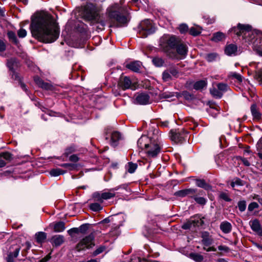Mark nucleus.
I'll list each match as a JSON object with an SVG mask.
<instances>
[{
    "label": "nucleus",
    "mask_w": 262,
    "mask_h": 262,
    "mask_svg": "<svg viewBox=\"0 0 262 262\" xmlns=\"http://www.w3.org/2000/svg\"><path fill=\"white\" fill-rule=\"evenodd\" d=\"M83 18L93 24H98L97 29L102 30L106 24L110 28L122 27L129 21L125 8L118 4H115L107 9L106 19L101 17L97 7L92 3H88L82 8Z\"/></svg>",
    "instance_id": "nucleus-1"
},
{
    "label": "nucleus",
    "mask_w": 262,
    "mask_h": 262,
    "mask_svg": "<svg viewBox=\"0 0 262 262\" xmlns=\"http://www.w3.org/2000/svg\"><path fill=\"white\" fill-rule=\"evenodd\" d=\"M33 36L40 41L51 43L55 41L59 35V29L53 17L41 12L36 14L31 24Z\"/></svg>",
    "instance_id": "nucleus-2"
},
{
    "label": "nucleus",
    "mask_w": 262,
    "mask_h": 262,
    "mask_svg": "<svg viewBox=\"0 0 262 262\" xmlns=\"http://www.w3.org/2000/svg\"><path fill=\"white\" fill-rule=\"evenodd\" d=\"M178 38L173 35L165 34L160 39L159 45L162 50L170 58L176 59L177 54L175 51Z\"/></svg>",
    "instance_id": "nucleus-3"
},
{
    "label": "nucleus",
    "mask_w": 262,
    "mask_h": 262,
    "mask_svg": "<svg viewBox=\"0 0 262 262\" xmlns=\"http://www.w3.org/2000/svg\"><path fill=\"white\" fill-rule=\"evenodd\" d=\"M162 147L160 134L158 129L152 130V139L145 150L149 158L156 157L161 152Z\"/></svg>",
    "instance_id": "nucleus-4"
},
{
    "label": "nucleus",
    "mask_w": 262,
    "mask_h": 262,
    "mask_svg": "<svg viewBox=\"0 0 262 262\" xmlns=\"http://www.w3.org/2000/svg\"><path fill=\"white\" fill-rule=\"evenodd\" d=\"M238 36L242 35L245 41L249 44L253 43V39L255 35L251 30V27L248 25H242L238 24L237 27H233L230 31Z\"/></svg>",
    "instance_id": "nucleus-5"
},
{
    "label": "nucleus",
    "mask_w": 262,
    "mask_h": 262,
    "mask_svg": "<svg viewBox=\"0 0 262 262\" xmlns=\"http://www.w3.org/2000/svg\"><path fill=\"white\" fill-rule=\"evenodd\" d=\"M155 31V28L152 26V23L150 20L146 19L140 23L139 30V35L140 37H146L148 35L154 33Z\"/></svg>",
    "instance_id": "nucleus-6"
},
{
    "label": "nucleus",
    "mask_w": 262,
    "mask_h": 262,
    "mask_svg": "<svg viewBox=\"0 0 262 262\" xmlns=\"http://www.w3.org/2000/svg\"><path fill=\"white\" fill-rule=\"evenodd\" d=\"M104 137L106 141H108L110 145L113 147L117 146L119 141L121 139L120 133L117 131L111 132L110 128H106L104 129Z\"/></svg>",
    "instance_id": "nucleus-7"
},
{
    "label": "nucleus",
    "mask_w": 262,
    "mask_h": 262,
    "mask_svg": "<svg viewBox=\"0 0 262 262\" xmlns=\"http://www.w3.org/2000/svg\"><path fill=\"white\" fill-rule=\"evenodd\" d=\"M94 235L91 233L89 235L82 238L77 245L76 249L78 251L85 250L94 246Z\"/></svg>",
    "instance_id": "nucleus-8"
},
{
    "label": "nucleus",
    "mask_w": 262,
    "mask_h": 262,
    "mask_svg": "<svg viewBox=\"0 0 262 262\" xmlns=\"http://www.w3.org/2000/svg\"><path fill=\"white\" fill-rule=\"evenodd\" d=\"M170 139L177 143H181L187 138L188 133L185 130L170 131Z\"/></svg>",
    "instance_id": "nucleus-9"
},
{
    "label": "nucleus",
    "mask_w": 262,
    "mask_h": 262,
    "mask_svg": "<svg viewBox=\"0 0 262 262\" xmlns=\"http://www.w3.org/2000/svg\"><path fill=\"white\" fill-rule=\"evenodd\" d=\"M152 139V130L148 132V136H142L137 141V145L140 149L145 150Z\"/></svg>",
    "instance_id": "nucleus-10"
},
{
    "label": "nucleus",
    "mask_w": 262,
    "mask_h": 262,
    "mask_svg": "<svg viewBox=\"0 0 262 262\" xmlns=\"http://www.w3.org/2000/svg\"><path fill=\"white\" fill-rule=\"evenodd\" d=\"M118 86L123 90L131 89L132 82L129 77L121 75L118 81Z\"/></svg>",
    "instance_id": "nucleus-11"
},
{
    "label": "nucleus",
    "mask_w": 262,
    "mask_h": 262,
    "mask_svg": "<svg viewBox=\"0 0 262 262\" xmlns=\"http://www.w3.org/2000/svg\"><path fill=\"white\" fill-rule=\"evenodd\" d=\"M175 51L177 54V58H178V55H181L185 56L187 54V47L186 45L182 43L179 39L177 41V45L175 46Z\"/></svg>",
    "instance_id": "nucleus-12"
},
{
    "label": "nucleus",
    "mask_w": 262,
    "mask_h": 262,
    "mask_svg": "<svg viewBox=\"0 0 262 262\" xmlns=\"http://www.w3.org/2000/svg\"><path fill=\"white\" fill-rule=\"evenodd\" d=\"M250 226L252 230L256 232L259 236H262V226L257 219L250 221Z\"/></svg>",
    "instance_id": "nucleus-13"
},
{
    "label": "nucleus",
    "mask_w": 262,
    "mask_h": 262,
    "mask_svg": "<svg viewBox=\"0 0 262 262\" xmlns=\"http://www.w3.org/2000/svg\"><path fill=\"white\" fill-rule=\"evenodd\" d=\"M201 242L205 247L209 246L213 243V238L208 232H203L201 234Z\"/></svg>",
    "instance_id": "nucleus-14"
},
{
    "label": "nucleus",
    "mask_w": 262,
    "mask_h": 262,
    "mask_svg": "<svg viewBox=\"0 0 262 262\" xmlns=\"http://www.w3.org/2000/svg\"><path fill=\"white\" fill-rule=\"evenodd\" d=\"M197 192L198 190L196 189L189 188L176 191L174 193V195L179 197L183 198L187 195H189L190 196V195H192V194H194Z\"/></svg>",
    "instance_id": "nucleus-15"
},
{
    "label": "nucleus",
    "mask_w": 262,
    "mask_h": 262,
    "mask_svg": "<svg viewBox=\"0 0 262 262\" xmlns=\"http://www.w3.org/2000/svg\"><path fill=\"white\" fill-rule=\"evenodd\" d=\"M205 194L203 190L198 191V192L192 195H190V198L194 200L196 203L201 205H205L207 203V199L203 196H199V195H203Z\"/></svg>",
    "instance_id": "nucleus-16"
},
{
    "label": "nucleus",
    "mask_w": 262,
    "mask_h": 262,
    "mask_svg": "<svg viewBox=\"0 0 262 262\" xmlns=\"http://www.w3.org/2000/svg\"><path fill=\"white\" fill-rule=\"evenodd\" d=\"M35 83L40 88L46 90H52L53 86L50 83L45 82L39 77L36 76L34 78Z\"/></svg>",
    "instance_id": "nucleus-17"
},
{
    "label": "nucleus",
    "mask_w": 262,
    "mask_h": 262,
    "mask_svg": "<svg viewBox=\"0 0 262 262\" xmlns=\"http://www.w3.org/2000/svg\"><path fill=\"white\" fill-rule=\"evenodd\" d=\"M142 63L139 61H134L127 63L125 66L126 68L130 70L139 72L141 69Z\"/></svg>",
    "instance_id": "nucleus-18"
},
{
    "label": "nucleus",
    "mask_w": 262,
    "mask_h": 262,
    "mask_svg": "<svg viewBox=\"0 0 262 262\" xmlns=\"http://www.w3.org/2000/svg\"><path fill=\"white\" fill-rule=\"evenodd\" d=\"M225 53L228 56H235L237 54V47L234 44L227 45L225 49Z\"/></svg>",
    "instance_id": "nucleus-19"
},
{
    "label": "nucleus",
    "mask_w": 262,
    "mask_h": 262,
    "mask_svg": "<svg viewBox=\"0 0 262 262\" xmlns=\"http://www.w3.org/2000/svg\"><path fill=\"white\" fill-rule=\"evenodd\" d=\"M149 96L146 93H141L136 97V101L140 104L145 105L149 102Z\"/></svg>",
    "instance_id": "nucleus-20"
},
{
    "label": "nucleus",
    "mask_w": 262,
    "mask_h": 262,
    "mask_svg": "<svg viewBox=\"0 0 262 262\" xmlns=\"http://www.w3.org/2000/svg\"><path fill=\"white\" fill-rule=\"evenodd\" d=\"M250 111L254 120H259L261 119V115L259 113V109L255 104L251 105Z\"/></svg>",
    "instance_id": "nucleus-21"
},
{
    "label": "nucleus",
    "mask_w": 262,
    "mask_h": 262,
    "mask_svg": "<svg viewBox=\"0 0 262 262\" xmlns=\"http://www.w3.org/2000/svg\"><path fill=\"white\" fill-rule=\"evenodd\" d=\"M64 238L63 235H56L51 238L50 242L53 245L57 247L62 244L64 242Z\"/></svg>",
    "instance_id": "nucleus-22"
},
{
    "label": "nucleus",
    "mask_w": 262,
    "mask_h": 262,
    "mask_svg": "<svg viewBox=\"0 0 262 262\" xmlns=\"http://www.w3.org/2000/svg\"><path fill=\"white\" fill-rule=\"evenodd\" d=\"M220 228L223 233L227 234L231 231L232 226L229 222L224 221L221 223Z\"/></svg>",
    "instance_id": "nucleus-23"
},
{
    "label": "nucleus",
    "mask_w": 262,
    "mask_h": 262,
    "mask_svg": "<svg viewBox=\"0 0 262 262\" xmlns=\"http://www.w3.org/2000/svg\"><path fill=\"white\" fill-rule=\"evenodd\" d=\"M55 232H60L64 231L65 229V224L62 221L54 222L52 224Z\"/></svg>",
    "instance_id": "nucleus-24"
},
{
    "label": "nucleus",
    "mask_w": 262,
    "mask_h": 262,
    "mask_svg": "<svg viewBox=\"0 0 262 262\" xmlns=\"http://www.w3.org/2000/svg\"><path fill=\"white\" fill-rule=\"evenodd\" d=\"M195 184L198 187L202 188L207 190L211 189V186L207 184L204 179H196Z\"/></svg>",
    "instance_id": "nucleus-25"
},
{
    "label": "nucleus",
    "mask_w": 262,
    "mask_h": 262,
    "mask_svg": "<svg viewBox=\"0 0 262 262\" xmlns=\"http://www.w3.org/2000/svg\"><path fill=\"white\" fill-rule=\"evenodd\" d=\"M118 189L117 188H113L110 190L108 192H104L102 193L101 196L103 199V201L104 200H108L114 198L115 196L114 191L117 190Z\"/></svg>",
    "instance_id": "nucleus-26"
},
{
    "label": "nucleus",
    "mask_w": 262,
    "mask_h": 262,
    "mask_svg": "<svg viewBox=\"0 0 262 262\" xmlns=\"http://www.w3.org/2000/svg\"><path fill=\"white\" fill-rule=\"evenodd\" d=\"M47 238V234L43 232H38L35 234V238L38 243H43Z\"/></svg>",
    "instance_id": "nucleus-27"
},
{
    "label": "nucleus",
    "mask_w": 262,
    "mask_h": 262,
    "mask_svg": "<svg viewBox=\"0 0 262 262\" xmlns=\"http://www.w3.org/2000/svg\"><path fill=\"white\" fill-rule=\"evenodd\" d=\"M87 26L82 22H78L76 25V30L80 33H85L87 31Z\"/></svg>",
    "instance_id": "nucleus-28"
},
{
    "label": "nucleus",
    "mask_w": 262,
    "mask_h": 262,
    "mask_svg": "<svg viewBox=\"0 0 262 262\" xmlns=\"http://www.w3.org/2000/svg\"><path fill=\"white\" fill-rule=\"evenodd\" d=\"M138 165L132 162H128L125 166L126 170L130 173H134L137 168Z\"/></svg>",
    "instance_id": "nucleus-29"
},
{
    "label": "nucleus",
    "mask_w": 262,
    "mask_h": 262,
    "mask_svg": "<svg viewBox=\"0 0 262 262\" xmlns=\"http://www.w3.org/2000/svg\"><path fill=\"white\" fill-rule=\"evenodd\" d=\"M207 85V82L204 80L196 81L193 84V88L196 90H201Z\"/></svg>",
    "instance_id": "nucleus-30"
},
{
    "label": "nucleus",
    "mask_w": 262,
    "mask_h": 262,
    "mask_svg": "<svg viewBox=\"0 0 262 262\" xmlns=\"http://www.w3.org/2000/svg\"><path fill=\"white\" fill-rule=\"evenodd\" d=\"M210 93L213 97L216 98H221L223 96L222 93L218 89L215 88H211Z\"/></svg>",
    "instance_id": "nucleus-31"
},
{
    "label": "nucleus",
    "mask_w": 262,
    "mask_h": 262,
    "mask_svg": "<svg viewBox=\"0 0 262 262\" xmlns=\"http://www.w3.org/2000/svg\"><path fill=\"white\" fill-rule=\"evenodd\" d=\"M225 38V36L224 34L222 32H219L215 33L213 34V36L212 38V40L214 41H219L223 40Z\"/></svg>",
    "instance_id": "nucleus-32"
},
{
    "label": "nucleus",
    "mask_w": 262,
    "mask_h": 262,
    "mask_svg": "<svg viewBox=\"0 0 262 262\" xmlns=\"http://www.w3.org/2000/svg\"><path fill=\"white\" fill-rule=\"evenodd\" d=\"M190 256L196 262H202L204 259L203 256L199 253H191Z\"/></svg>",
    "instance_id": "nucleus-33"
},
{
    "label": "nucleus",
    "mask_w": 262,
    "mask_h": 262,
    "mask_svg": "<svg viewBox=\"0 0 262 262\" xmlns=\"http://www.w3.org/2000/svg\"><path fill=\"white\" fill-rule=\"evenodd\" d=\"M218 54L215 53H209L206 55L205 58L208 62L215 61L218 57Z\"/></svg>",
    "instance_id": "nucleus-34"
},
{
    "label": "nucleus",
    "mask_w": 262,
    "mask_h": 262,
    "mask_svg": "<svg viewBox=\"0 0 262 262\" xmlns=\"http://www.w3.org/2000/svg\"><path fill=\"white\" fill-rule=\"evenodd\" d=\"M152 61L153 63L154 64V65H155L156 67H162L164 63L163 59L162 58L158 57L154 58L152 59Z\"/></svg>",
    "instance_id": "nucleus-35"
},
{
    "label": "nucleus",
    "mask_w": 262,
    "mask_h": 262,
    "mask_svg": "<svg viewBox=\"0 0 262 262\" xmlns=\"http://www.w3.org/2000/svg\"><path fill=\"white\" fill-rule=\"evenodd\" d=\"M90 208L94 211H99L102 209V206L98 203H92L90 205Z\"/></svg>",
    "instance_id": "nucleus-36"
},
{
    "label": "nucleus",
    "mask_w": 262,
    "mask_h": 262,
    "mask_svg": "<svg viewBox=\"0 0 262 262\" xmlns=\"http://www.w3.org/2000/svg\"><path fill=\"white\" fill-rule=\"evenodd\" d=\"M64 171L59 168H55L50 170V174L53 177L58 176L60 174H63Z\"/></svg>",
    "instance_id": "nucleus-37"
},
{
    "label": "nucleus",
    "mask_w": 262,
    "mask_h": 262,
    "mask_svg": "<svg viewBox=\"0 0 262 262\" xmlns=\"http://www.w3.org/2000/svg\"><path fill=\"white\" fill-rule=\"evenodd\" d=\"M162 79L164 81H168L172 79L171 75L168 69L163 72Z\"/></svg>",
    "instance_id": "nucleus-38"
},
{
    "label": "nucleus",
    "mask_w": 262,
    "mask_h": 262,
    "mask_svg": "<svg viewBox=\"0 0 262 262\" xmlns=\"http://www.w3.org/2000/svg\"><path fill=\"white\" fill-rule=\"evenodd\" d=\"M8 36L9 39L13 42L15 44L17 45L18 43V40H17L14 32L12 31L8 32Z\"/></svg>",
    "instance_id": "nucleus-39"
},
{
    "label": "nucleus",
    "mask_w": 262,
    "mask_h": 262,
    "mask_svg": "<svg viewBox=\"0 0 262 262\" xmlns=\"http://www.w3.org/2000/svg\"><path fill=\"white\" fill-rule=\"evenodd\" d=\"M171 77L173 76L174 78H178L179 76V72L178 69L176 67H170L168 69Z\"/></svg>",
    "instance_id": "nucleus-40"
},
{
    "label": "nucleus",
    "mask_w": 262,
    "mask_h": 262,
    "mask_svg": "<svg viewBox=\"0 0 262 262\" xmlns=\"http://www.w3.org/2000/svg\"><path fill=\"white\" fill-rule=\"evenodd\" d=\"M217 88L219 91H220L222 94L227 91L229 87L227 84L224 83H219L217 84Z\"/></svg>",
    "instance_id": "nucleus-41"
},
{
    "label": "nucleus",
    "mask_w": 262,
    "mask_h": 262,
    "mask_svg": "<svg viewBox=\"0 0 262 262\" xmlns=\"http://www.w3.org/2000/svg\"><path fill=\"white\" fill-rule=\"evenodd\" d=\"M201 32V29L200 28L191 27L189 30L190 34L193 36H197Z\"/></svg>",
    "instance_id": "nucleus-42"
},
{
    "label": "nucleus",
    "mask_w": 262,
    "mask_h": 262,
    "mask_svg": "<svg viewBox=\"0 0 262 262\" xmlns=\"http://www.w3.org/2000/svg\"><path fill=\"white\" fill-rule=\"evenodd\" d=\"M243 181L239 178H235L231 183V186L232 187H234L236 185L237 186H243L244 185Z\"/></svg>",
    "instance_id": "nucleus-43"
},
{
    "label": "nucleus",
    "mask_w": 262,
    "mask_h": 262,
    "mask_svg": "<svg viewBox=\"0 0 262 262\" xmlns=\"http://www.w3.org/2000/svg\"><path fill=\"white\" fill-rule=\"evenodd\" d=\"M0 157L6 160L11 161L12 159V155L8 152H4L0 154Z\"/></svg>",
    "instance_id": "nucleus-44"
},
{
    "label": "nucleus",
    "mask_w": 262,
    "mask_h": 262,
    "mask_svg": "<svg viewBox=\"0 0 262 262\" xmlns=\"http://www.w3.org/2000/svg\"><path fill=\"white\" fill-rule=\"evenodd\" d=\"M102 193L95 192L93 194V198L96 200L100 203L103 202V199L101 196Z\"/></svg>",
    "instance_id": "nucleus-45"
},
{
    "label": "nucleus",
    "mask_w": 262,
    "mask_h": 262,
    "mask_svg": "<svg viewBox=\"0 0 262 262\" xmlns=\"http://www.w3.org/2000/svg\"><path fill=\"white\" fill-rule=\"evenodd\" d=\"M238 208L240 211L243 212L246 208V203L245 201H241L238 203Z\"/></svg>",
    "instance_id": "nucleus-46"
},
{
    "label": "nucleus",
    "mask_w": 262,
    "mask_h": 262,
    "mask_svg": "<svg viewBox=\"0 0 262 262\" xmlns=\"http://www.w3.org/2000/svg\"><path fill=\"white\" fill-rule=\"evenodd\" d=\"M254 77L257 81L262 84V69L255 72Z\"/></svg>",
    "instance_id": "nucleus-47"
},
{
    "label": "nucleus",
    "mask_w": 262,
    "mask_h": 262,
    "mask_svg": "<svg viewBox=\"0 0 262 262\" xmlns=\"http://www.w3.org/2000/svg\"><path fill=\"white\" fill-rule=\"evenodd\" d=\"M230 77L236 79L238 81L242 82L243 80L241 74L236 72H232L230 75Z\"/></svg>",
    "instance_id": "nucleus-48"
},
{
    "label": "nucleus",
    "mask_w": 262,
    "mask_h": 262,
    "mask_svg": "<svg viewBox=\"0 0 262 262\" xmlns=\"http://www.w3.org/2000/svg\"><path fill=\"white\" fill-rule=\"evenodd\" d=\"M220 198L226 202L231 201V199L230 198L228 194L226 192H221L220 194Z\"/></svg>",
    "instance_id": "nucleus-49"
},
{
    "label": "nucleus",
    "mask_w": 262,
    "mask_h": 262,
    "mask_svg": "<svg viewBox=\"0 0 262 262\" xmlns=\"http://www.w3.org/2000/svg\"><path fill=\"white\" fill-rule=\"evenodd\" d=\"M259 207V205L256 202L251 203L248 207V209L249 211H252L255 209H257Z\"/></svg>",
    "instance_id": "nucleus-50"
},
{
    "label": "nucleus",
    "mask_w": 262,
    "mask_h": 262,
    "mask_svg": "<svg viewBox=\"0 0 262 262\" xmlns=\"http://www.w3.org/2000/svg\"><path fill=\"white\" fill-rule=\"evenodd\" d=\"M105 249V246H101L93 252V255L94 256H97V255L103 252Z\"/></svg>",
    "instance_id": "nucleus-51"
},
{
    "label": "nucleus",
    "mask_w": 262,
    "mask_h": 262,
    "mask_svg": "<svg viewBox=\"0 0 262 262\" xmlns=\"http://www.w3.org/2000/svg\"><path fill=\"white\" fill-rule=\"evenodd\" d=\"M179 30L181 33H185L188 30V27L186 24H181L179 27Z\"/></svg>",
    "instance_id": "nucleus-52"
},
{
    "label": "nucleus",
    "mask_w": 262,
    "mask_h": 262,
    "mask_svg": "<svg viewBox=\"0 0 262 262\" xmlns=\"http://www.w3.org/2000/svg\"><path fill=\"white\" fill-rule=\"evenodd\" d=\"M89 224H83L82 225H81L79 228H78L79 229V232L81 233H85L86 232V231L88 230V229H89Z\"/></svg>",
    "instance_id": "nucleus-53"
},
{
    "label": "nucleus",
    "mask_w": 262,
    "mask_h": 262,
    "mask_svg": "<svg viewBox=\"0 0 262 262\" xmlns=\"http://www.w3.org/2000/svg\"><path fill=\"white\" fill-rule=\"evenodd\" d=\"M17 35L20 38H24L27 35V31L24 29H20L17 31Z\"/></svg>",
    "instance_id": "nucleus-54"
},
{
    "label": "nucleus",
    "mask_w": 262,
    "mask_h": 262,
    "mask_svg": "<svg viewBox=\"0 0 262 262\" xmlns=\"http://www.w3.org/2000/svg\"><path fill=\"white\" fill-rule=\"evenodd\" d=\"M192 224H193V222L189 221V222H187V223L184 224L182 225V227L183 229H185V230L189 229L191 227Z\"/></svg>",
    "instance_id": "nucleus-55"
},
{
    "label": "nucleus",
    "mask_w": 262,
    "mask_h": 262,
    "mask_svg": "<svg viewBox=\"0 0 262 262\" xmlns=\"http://www.w3.org/2000/svg\"><path fill=\"white\" fill-rule=\"evenodd\" d=\"M78 165L75 163L73 164H67V169L69 170H74L77 168Z\"/></svg>",
    "instance_id": "nucleus-56"
},
{
    "label": "nucleus",
    "mask_w": 262,
    "mask_h": 262,
    "mask_svg": "<svg viewBox=\"0 0 262 262\" xmlns=\"http://www.w3.org/2000/svg\"><path fill=\"white\" fill-rule=\"evenodd\" d=\"M69 160L70 161L75 163L78 161L79 158L76 155H72L70 156Z\"/></svg>",
    "instance_id": "nucleus-57"
},
{
    "label": "nucleus",
    "mask_w": 262,
    "mask_h": 262,
    "mask_svg": "<svg viewBox=\"0 0 262 262\" xmlns=\"http://www.w3.org/2000/svg\"><path fill=\"white\" fill-rule=\"evenodd\" d=\"M182 95L187 99H191L192 97V96L187 91L183 92Z\"/></svg>",
    "instance_id": "nucleus-58"
},
{
    "label": "nucleus",
    "mask_w": 262,
    "mask_h": 262,
    "mask_svg": "<svg viewBox=\"0 0 262 262\" xmlns=\"http://www.w3.org/2000/svg\"><path fill=\"white\" fill-rule=\"evenodd\" d=\"M6 50V45L4 41L0 40V52H3Z\"/></svg>",
    "instance_id": "nucleus-59"
},
{
    "label": "nucleus",
    "mask_w": 262,
    "mask_h": 262,
    "mask_svg": "<svg viewBox=\"0 0 262 262\" xmlns=\"http://www.w3.org/2000/svg\"><path fill=\"white\" fill-rule=\"evenodd\" d=\"M20 250V248H16L15 251H14V252L13 253H11L12 254V256L14 257V258H16L18 256V254H19V251Z\"/></svg>",
    "instance_id": "nucleus-60"
},
{
    "label": "nucleus",
    "mask_w": 262,
    "mask_h": 262,
    "mask_svg": "<svg viewBox=\"0 0 262 262\" xmlns=\"http://www.w3.org/2000/svg\"><path fill=\"white\" fill-rule=\"evenodd\" d=\"M79 229L78 228H73V229H71L70 230H69L68 231V233L70 234V235H72V233H79Z\"/></svg>",
    "instance_id": "nucleus-61"
},
{
    "label": "nucleus",
    "mask_w": 262,
    "mask_h": 262,
    "mask_svg": "<svg viewBox=\"0 0 262 262\" xmlns=\"http://www.w3.org/2000/svg\"><path fill=\"white\" fill-rule=\"evenodd\" d=\"M203 249L206 250L207 252L216 251V248H214V247H208V248H206L205 246H204L203 247Z\"/></svg>",
    "instance_id": "nucleus-62"
},
{
    "label": "nucleus",
    "mask_w": 262,
    "mask_h": 262,
    "mask_svg": "<svg viewBox=\"0 0 262 262\" xmlns=\"http://www.w3.org/2000/svg\"><path fill=\"white\" fill-rule=\"evenodd\" d=\"M241 160H242L243 163L244 164V165H245L246 166H250V164L249 162L246 158H241Z\"/></svg>",
    "instance_id": "nucleus-63"
},
{
    "label": "nucleus",
    "mask_w": 262,
    "mask_h": 262,
    "mask_svg": "<svg viewBox=\"0 0 262 262\" xmlns=\"http://www.w3.org/2000/svg\"><path fill=\"white\" fill-rule=\"evenodd\" d=\"M14 257L12 256V254L11 253H10L8 255V258H7V262H13V259Z\"/></svg>",
    "instance_id": "nucleus-64"
}]
</instances>
